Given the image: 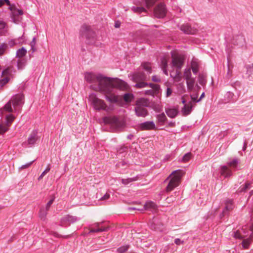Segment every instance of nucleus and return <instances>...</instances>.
I'll return each instance as SVG.
<instances>
[{
	"label": "nucleus",
	"instance_id": "nucleus-46",
	"mask_svg": "<svg viewBox=\"0 0 253 253\" xmlns=\"http://www.w3.org/2000/svg\"><path fill=\"white\" fill-rule=\"evenodd\" d=\"M198 81L200 84L203 85L206 84V81L203 76L200 75L199 76Z\"/></svg>",
	"mask_w": 253,
	"mask_h": 253
},
{
	"label": "nucleus",
	"instance_id": "nucleus-33",
	"mask_svg": "<svg viewBox=\"0 0 253 253\" xmlns=\"http://www.w3.org/2000/svg\"><path fill=\"white\" fill-rule=\"evenodd\" d=\"M123 98L126 102L129 103L131 101L132 99L133 98V95L132 94L130 93H126L124 94Z\"/></svg>",
	"mask_w": 253,
	"mask_h": 253
},
{
	"label": "nucleus",
	"instance_id": "nucleus-18",
	"mask_svg": "<svg viewBox=\"0 0 253 253\" xmlns=\"http://www.w3.org/2000/svg\"><path fill=\"white\" fill-rule=\"evenodd\" d=\"M38 139V137L37 136V132L36 131H33L29 135L28 138V143L30 145L34 144L36 143Z\"/></svg>",
	"mask_w": 253,
	"mask_h": 253
},
{
	"label": "nucleus",
	"instance_id": "nucleus-53",
	"mask_svg": "<svg viewBox=\"0 0 253 253\" xmlns=\"http://www.w3.org/2000/svg\"><path fill=\"white\" fill-rule=\"evenodd\" d=\"M191 96V100H192V101H194V102H198V100H197V96H198V95H196L195 96L194 95H190Z\"/></svg>",
	"mask_w": 253,
	"mask_h": 253
},
{
	"label": "nucleus",
	"instance_id": "nucleus-54",
	"mask_svg": "<svg viewBox=\"0 0 253 253\" xmlns=\"http://www.w3.org/2000/svg\"><path fill=\"white\" fill-rule=\"evenodd\" d=\"M6 24L2 21L0 20V29H3L5 27Z\"/></svg>",
	"mask_w": 253,
	"mask_h": 253
},
{
	"label": "nucleus",
	"instance_id": "nucleus-48",
	"mask_svg": "<svg viewBox=\"0 0 253 253\" xmlns=\"http://www.w3.org/2000/svg\"><path fill=\"white\" fill-rule=\"evenodd\" d=\"M34 161H31V162L29 163H27V164L26 165H22L20 167V169H27L28 168V167H29L33 163Z\"/></svg>",
	"mask_w": 253,
	"mask_h": 253
},
{
	"label": "nucleus",
	"instance_id": "nucleus-11",
	"mask_svg": "<svg viewBox=\"0 0 253 253\" xmlns=\"http://www.w3.org/2000/svg\"><path fill=\"white\" fill-rule=\"evenodd\" d=\"M98 78L99 75L96 76L91 73H86L85 75V80L91 84V85H93V84H97Z\"/></svg>",
	"mask_w": 253,
	"mask_h": 253
},
{
	"label": "nucleus",
	"instance_id": "nucleus-34",
	"mask_svg": "<svg viewBox=\"0 0 253 253\" xmlns=\"http://www.w3.org/2000/svg\"><path fill=\"white\" fill-rule=\"evenodd\" d=\"M146 7L149 8L153 6L158 0H144Z\"/></svg>",
	"mask_w": 253,
	"mask_h": 253
},
{
	"label": "nucleus",
	"instance_id": "nucleus-29",
	"mask_svg": "<svg viewBox=\"0 0 253 253\" xmlns=\"http://www.w3.org/2000/svg\"><path fill=\"white\" fill-rule=\"evenodd\" d=\"M157 118L159 123H161L163 124H164L167 120V118L164 113H162L161 114L158 115Z\"/></svg>",
	"mask_w": 253,
	"mask_h": 253
},
{
	"label": "nucleus",
	"instance_id": "nucleus-55",
	"mask_svg": "<svg viewBox=\"0 0 253 253\" xmlns=\"http://www.w3.org/2000/svg\"><path fill=\"white\" fill-rule=\"evenodd\" d=\"M132 181L131 179H122V182L125 184H126L129 183Z\"/></svg>",
	"mask_w": 253,
	"mask_h": 253
},
{
	"label": "nucleus",
	"instance_id": "nucleus-19",
	"mask_svg": "<svg viewBox=\"0 0 253 253\" xmlns=\"http://www.w3.org/2000/svg\"><path fill=\"white\" fill-rule=\"evenodd\" d=\"M144 208L146 210L151 211H156L157 210V205L153 202H147L144 205Z\"/></svg>",
	"mask_w": 253,
	"mask_h": 253
},
{
	"label": "nucleus",
	"instance_id": "nucleus-59",
	"mask_svg": "<svg viewBox=\"0 0 253 253\" xmlns=\"http://www.w3.org/2000/svg\"><path fill=\"white\" fill-rule=\"evenodd\" d=\"M172 93V90L170 88H168L167 90V96H169Z\"/></svg>",
	"mask_w": 253,
	"mask_h": 253
},
{
	"label": "nucleus",
	"instance_id": "nucleus-64",
	"mask_svg": "<svg viewBox=\"0 0 253 253\" xmlns=\"http://www.w3.org/2000/svg\"><path fill=\"white\" fill-rule=\"evenodd\" d=\"M251 230L252 231V234L250 236V238H253V225L251 227Z\"/></svg>",
	"mask_w": 253,
	"mask_h": 253
},
{
	"label": "nucleus",
	"instance_id": "nucleus-26",
	"mask_svg": "<svg viewBox=\"0 0 253 253\" xmlns=\"http://www.w3.org/2000/svg\"><path fill=\"white\" fill-rule=\"evenodd\" d=\"M177 92L179 94H182L185 92V87L183 83H180L176 84Z\"/></svg>",
	"mask_w": 253,
	"mask_h": 253
},
{
	"label": "nucleus",
	"instance_id": "nucleus-45",
	"mask_svg": "<svg viewBox=\"0 0 253 253\" xmlns=\"http://www.w3.org/2000/svg\"><path fill=\"white\" fill-rule=\"evenodd\" d=\"M25 64V61L23 59H19L17 63V66L19 69H22Z\"/></svg>",
	"mask_w": 253,
	"mask_h": 253
},
{
	"label": "nucleus",
	"instance_id": "nucleus-1",
	"mask_svg": "<svg viewBox=\"0 0 253 253\" xmlns=\"http://www.w3.org/2000/svg\"><path fill=\"white\" fill-rule=\"evenodd\" d=\"M90 87L95 91L106 93L112 92V89L114 87L121 89H126L127 84L118 79H112L99 75L97 84L90 85Z\"/></svg>",
	"mask_w": 253,
	"mask_h": 253
},
{
	"label": "nucleus",
	"instance_id": "nucleus-8",
	"mask_svg": "<svg viewBox=\"0 0 253 253\" xmlns=\"http://www.w3.org/2000/svg\"><path fill=\"white\" fill-rule=\"evenodd\" d=\"M166 12L167 11L165 5L161 3L154 9V12L156 17L158 18H163L166 15Z\"/></svg>",
	"mask_w": 253,
	"mask_h": 253
},
{
	"label": "nucleus",
	"instance_id": "nucleus-2",
	"mask_svg": "<svg viewBox=\"0 0 253 253\" xmlns=\"http://www.w3.org/2000/svg\"><path fill=\"white\" fill-rule=\"evenodd\" d=\"M183 174V173L181 170H175L172 172L167 179H169V182L166 188L167 192L171 191L179 185Z\"/></svg>",
	"mask_w": 253,
	"mask_h": 253
},
{
	"label": "nucleus",
	"instance_id": "nucleus-43",
	"mask_svg": "<svg viewBox=\"0 0 253 253\" xmlns=\"http://www.w3.org/2000/svg\"><path fill=\"white\" fill-rule=\"evenodd\" d=\"M7 48V45L6 44L3 43L0 46V56L3 54Z\"/></svg>",
	"mask_w": 253,
	"mask_h": 253
},
{
	"label": "nucleus",
	"instance_id": "nucleus-9",
	"mask_svg": "<svg viewBox=\"0 0 253 253\" xmlns=\"http://www.w3.org/2000/svg\"><path fill=\"white\" fill-rule=\"evenodd\" d=\"M139 128L142 130L155 129V125L153 122H146L139 125Z\"/></svg>",
	"mask_w": 253,
	"mask_h": 253
},
{
	"label": "nucleus",
	"instance_id": "nucleus-32",
	"mask_svg": "<svg viewBox=\"0 0 253 253\" xmlns=\"http://www.w3.org/2000/svg\"><path fill=\"white\" fill-rule=\"evenodd\" d=\"M26 53L27 50L24 48L22 47L17 50V56L19 58L22 57L26 55Z\"/></svg>",
	"mask_w": 253,
	"mask_h": 253
},
{
	"label": "nucleus",
	"instance_id": "nucleus-42",
	"mask_svg": "<svg viewBox=\"0 0 253 253\" xmlns=\"http://www.w3.org/2000/svg\"><path fill=\"white\" fill-rule=\"evenodd\" d=\"M14 117L12 115H8L6 117V122L7 124L6 125L9 126L10 125V124L13 122L14 120Z\"/></svg>",
	"mask_w": 253,
	"mask_h": 253
},
{
	"label": "nucleus",
	"instance_id": "nucleus-47",
	"mask_svg": "<svg viewBox=\"0 0 253 253\" xmlns=\"http://www.w3.org/2000/svg\"><path fill=\"white\" fill-rule=\"evenodd\" d=\"M127 249H128V246H123V247L119 248L118 249V252L120 253H123L125 252L127 250Z\"/></svg>",
	"mask_w": 253,
	"mask_h": 253
},
{
	"label": "nucleus",
	"instance_id": "nucleus-25",
	"mask_svg": "<svg viewBox=\"0 0 253 253\" xmlns=\"http://www.w3.org/2000/svg\"><path fill=\"white\" fill-rule=\"evenodd\" d=\"M183 78L186 81L193 79L190 68H186L183 73Z\"/></svg>",
	"mask_w": 253,
	"mask_h": 253
},
{
	"label": "nucleus",
	"instance_id": "nucleus-62",
	"mask_svg": "<svg viewBox=\"0 0 253 253\" xmlns=\"http://www.w3.org/2000/svg\"><path fill=\"white\" fill-rule=\"evenodd\" d=\"M35 38H34L33 40V41L31 42V47H32V49L33 50V51H34V50L33 49V46H34V45L35 44Z\"/></svg>",
	"mask_w": 253,
	"mask_h": 253
},
{
	"label": "nucleus",
	"instance_id": "nucleus-51",
	"mask_svg": "<svg viewBox=\"0 0 253 253\" xmlns=\"http://www.w3.org/2000/svg\"><path fill=\"white\" fill-rule=\"evenodd\" d=\"M10 69L9 68H6L2 72V76L3 77L6 76L9 73Z\"/></svg>",
	"mask_w": 253,
	"mask_h": 253
},
{
	"label": "nucleus",
	"instance_id": "nucleus-50",
	"mask_svg": "<svg viewBox=\"0 0 253 253\" xmlns=\"http://www.w3.org/2000/svg\"><path fill=\"white\" fill-rule=\"evenodd\" d=\"M190 157H191V154L187 153L184 156V157L183 158V160L184 162H187L189 160V159H190Z\"/></svg>",
	"mask_w": 253,
	"mask_h": 253
},
{
	"label": "nucleus",
	"instance_id": "nucleus-4",
	"mask_svg": "<svg viewBox=\"0 0 253 253\" xmlns=\"http://www.w3.org/2000/svg\"><path fill=\"white\" fill-rule=\"evenodd\" d=\"M94 108L96 110H106L107 105L103 100L97 98L94 94H91L89 97Z\"/></svg>",
	"mask_w": 253,
	"mask_h": 253
},
{
	"label": "nucleus",
	"instance_id": "nucleus-3",
	"mask_svg": "<svg viewBox=\"0 0 253 253\" xmlns=\"http://www.w3.org/2000/svg\"><path fill=\"white\" fill-rule=\"evenodd\" d=\"M171 59L172 67L176 68V70H180L184 63V57L183 55L173 51L171 52Z\"/></svg>",
	"mask_w": 253,
	"mask_h": 253
},
{
	"label": "nucleus",
	"instance_id": "nucleus-20",
	"mask_svg": "<svg viewBox=\"0 0 253 253\" xmlns=\"http://www.w3.org/2000/svg\"><path fill=\"white\" fill-rule=\"evenodd\" d=\"M220 173L221 175L226 177L232 175V171L227 166H223L221 167Z\"/></svg>",
	"mask_w": 253,
	"mask_h": 253
},
{
	"label": "nucleus",
	"instance_id": "nucleus-52",
	"mask_svg": "<svg viewBox=\"0 0 253 253\" xmlns=\"http://www.w3.org/2000/svg\"><path fill=\"white\" fill-rule=\"evenodd\" d=\"M152 80L155 82H159L160 81V79L157 76H154L152 77Z\"/></svg>",
	"mask_w": 253,
	"mask_h": 253
},
{
	"label": "nucleus",
	"instance_id": "nucleus-30",
	"mask_svg": "<svg viewBox=\"0 0 253 253\" xmlns=\"http://www.w3.org/2000/svg\"><path fill=\"white\" fill-rule=\"evenodd\" d=\"M11 10L12 11V14L13 16H16L23 14L22 10L16 9L15 7H11Z\"/></svg>",
	"mask_w": 253,
	"mask_h": 253
},
{
	"label": "nucleus",
	"instance_id": "nucleus-57",
	"mask_svg": "<svg viewBox=\"0 0 253 253\" xmlns=\"http://www.w3.org/2000/svg\"><path fill=\"white\" fill-rule=\"evenodd\" d=\"M174 243L177 245H180L181 244L183 243V241H181L179 239H176L175 240H174Z\"/></svg>",
	"mask_w": 253,
	"mask_h": 253
},
{
	"label": "nucleus",
	"instance_id": "nucleus-21",
	"mask_svg": "<svg viewBox=\"0 0 253 253\" xmlns=\"http://www.w3.org/2000/svg\"><path fill=\"white\" fill-rule=\"evenodd\" d=\"M167 115L171 118H174L178 113V110L176 108H168L166 109Z\"/></svg>",
	"mask_w": 253,
	"mask_h": 253
},
{
	"label": "nucleus",
	"instance_id": "nucleus-38",
	"mask_svg": "<svg viewBox=\"0 0 253 253\" xmlns=\"http://www.w3.org/2000/svg\"><path fill=\"white\" fill-rule=\"evenodd\" d=\"M51 199L47 203L46 205V208L45 209H46V211H48L51 205H52V204L53 203V201H54L55 200V196L54 195H52L51 196Z\"/></svg>",
	"mask_w": 253,
	"mask_h": 253
},
{
	"label": "nucleus",
	"instance_id": "nucleus-37",
	"mask_svg": "<svg viewBox=\"0 0 253 253\" xmlns=\"http://www.w3.org/2000/svg\"><path fill=\"white\" fill-rule=\"evenodd\" d=\"M132 9L134 12H136V13H140L142 12L146 11V10L143 7H133Z\"/></svg>",
	"mask_w": 253,
	"mask_h": 253
},
{
	"label": "nucleus",
	"instance_id": "nucleus-5",
	"mask_svg": "<svg viewBox=\"0 0 253 253\" xmlns=\"http://www.w3.org/2000/svg\"><path fill=\"white\" fill-rule=\"evenodd\" d=\"M146 79L145 74L141 72L134 74L132 76V80L136 82V86L138 88L144 87L147 86V84L144 82Z\"/></svg>",
	"mask_w": 253,
	"mask_h": 253
},
{
	"label": "nucleus",
	"instance_id": "nucleus-49",
	"mask_svg": "<svg viewBox=\"0 0 253 253\" xmlns=\"http://www.w3.org/2000/svg\"><path fill=\"white\" fill-rule=\"evenodd\" d=\"M234 237L236 239H242L243 238L238 231L234 232Z\"/></svg>",
	"mask_w": 253,
	"mask_h": 253
},
{
	"label": "nucleus",
	"instance_id": "nucleus-16",
	"mask_svg": "<svg viewBox=\"0 0 253 253\" xmlns=\"http://www.w3.org/2000/svg\"><path fill=\"white\" fill-rule=\"evenodd\" d=\"M169 60V57L168 56H164L162 59H161V68L166 75H168V72L167 70V67L168 66V61Z\"/></svg>",
	"mask_w": 253,
	"mask_h": 253
},
{
	"label": "nucleus",
	"instance_id": "nucleus-41",
	"mask_svg": "<svg viewBox=\"0 0 253 253\" xmlns=\"http://www.w3.org/2000/svg\"><path fill=\"white\" fill-rule=\"evenodd\" d=\"M50 169L49 166H48L46 169L42 172L41 175L39 177L38 180H40L43 178V177L49 171Z\"/></svg>",
	"mask_w": 253,
	"mask_h": 253
},
{
	"label": "nucleus",
	"instance_id": "nucleus-58",
	"mask_svg": "<svg viewBox=\"0 0 253 253\" xmlns=\"http://www.w3.org/2000/svg\"><path fill=\"white\" fill-rule=\"evenodd\" d=\"M8 81V79L7 77L4 78V79L1 81V84H2V85L5 84L7 83Z\"/></svg>",
	"mask_w": 253,
	"mask_h": 253
},
{
	"label": "nucleus",
	"instance_id": "nucleus-60",
	"mask_svg": "<svg viewBox=\"0 0 253 253\" xmlns=\"http://www.w3.org/2000/svg\"><path fill=\"white\" fill-rule=\"evenodd\" d=\"M109 196H110L109 194L106 193L103 197H102L100 199V200H105L108 199L109 198Z\"/></svg>",
	"mask_w": 253,
	"mask_h": 253
},
{
	"label": "nucleus",
	"instance_id": "nucleus-35",
	"mask_svg": "<svg viewBox=\"0 0 253 253\" xmlns=\"http://www.w3.org/2000/svg\"><path fill=\"white\" fill-rule=\"evenodd\" d=\"M47 211H46V209H45V210H44V209H41L40 211L39 216L42 219H45V218L46 216L47 213Z\"/></svg>",
	"mask_w": 253,
	"mask_h": 253
},
{
	"label": "nucleus",
	"instance_id": "nucleus-7",
	"mask_svg": "<svg viewBox=\"0 0 253 253\" xmlns=\"http://www.w3.org/2000/svg\"><path fill=\"white\" fill-rule=\"evenodd\" d=\"M103 122L105 124H110L116 127L122 126V123L115 117H104L103 118Z\"/></svg>",
	"mask_w": 253,
	"mask_h": 253
},
{
	"label": "nucleus",
	"instance_id": "nucleus-61",
	"mask_svg": "<svg viewBox=\"0 0 253 253\" xmlns=\"http://www.w3.org/2000/svg\"><path fill=\"white\" fill-rule=\"evenodd\" d=\"M251 185V183L249 182H247L245 184V189H248L250 186Z\"/></svg>",
	"mask_w": 253,
	"mask_h": 253
},
{
	"label": "nucleus",
	"instance_id": "nucleus-13",
	"mask_svg": "<svg viewBox=\"0 0 253 253\" xmlns=\"http://www.w3.org/2000/svg\"><path fill=\"white\" fill-rule=\"evenodd\" d=\"M149 86L152 89L146 90L145 91L146 94L154 95L158 93L160 89V86L158 84H150Z\"/></svg>",
	"mask_w": 253,
	"mask_h": 253
},
{
	"label": "nucleus",
	"instance_id": "nucleus-27",
	"mask_svg": "<svg viewBox=\"0 0 253 253\" xmlns=\"http://www.w3.org/2000/svg\"><path fill=\"white\" fill-rule=\"evenodd\" d=\"M180 70H176L175 75L173 76L172 74H170V76L173 78V80L175 82H179L181 80V77L180 76Z\"/></svg>",
	"mask_w": 253,
	"mask_h": 253
},
{
	"label": "nucleus",
	"instance_id": "nucleus-56",
	"mask_svg": "<svg viewBox=\"0 0 253 253\" xmlns=\"http://www.w3.org/2000/svg\"><path fill=\"white\" fill-rule=\"evenodd\" d=\"M248 72L250 74L253 72V64L248 68Z\"/></svg>",
	"mask_w": 253,
	"mask_h": 253
},
{
	"label": "nucleus",
	"instance_id": "nucleus-14",
	"mask_svg": "<svg viewBox=\"0 0 253 253\" xmlns=\"http://www.w3.org/2000/svg\"><path fill=\"white\" fill-rule=\"evenodd\" d=\"M193 106L192 101H190L187 104H185L184 107L181 109L182 115L184 116L189 115L191 112Z\"/></svg>",
	"mask_w": 253,
	"mask_h": 253
},
{
	"label": "nucleus",
	"instance_id": "nucleus-17",
	"mask_svg": "<svg viewBox=\"0 0 253 253\" xmlns=\"http://www.w3.org/2000/svg\"><path fill=\"white\" fill-rule=\"evenodd\" d=\"M104 94L106 96V99L112 103L117 102L120 100L119 96H116L115 94L111 93V92Z\"/></svg>",
	"mask_w": 253,
	"mask_h": 253
},
{
	"label": "nucleus",
	"instance_id": "nucleus-40",
	"mask_svg": "<svg viewBox=\"0 0 253 253\" xmlns=\"http://www.w3.org/2000/svg\"><path fill=\"white\" fill-rule=\"evenodd\" d=\"M142 66L144 69L146 71L151 73V67L150 63H144L142 64Z\"/></svg>",
	"mask_w": 253,
	"mask_h": 253
},
{
	"label": "nucleus",
	"instance_id": "nucleus-10",
	"mask_svg": "<svg viewBox=\"0 0 253 253\" xmlns=\"http://www.w3.org/2000/svg\"><path fill=\"white\" fill-rule=\"evenodd\" d=\"M180 30L187 34H195L197 31L196 29L191 27L187 24L181 25Z\"/></svg>",
	"mask_w": 253,
	"mask_h": 253
},
{
	"label": "nucleus",
	"instance_id": "nucleus-15",
	"mask_svg": "<svg viewBox=\"0 0 253 253\" xmlns=\"http://www.w3.org/2000/svg\"><path fill=\"white\" fill-rule=\"evenodd\" d=\"M10 100L12 102L13 107L15 108L22 103L23 96L22 95L17 94L13 96Z\"/></svg>",
	"mask_w": 253,
	"mask_h": 253
},
{
	"label": "nucleus",
	"instance_id": "nucleus-12",
	"mask_svg": "<svg viewBox=\"0 0 253 253\" xmlns=\"http://www.w3.org/2000/svg\"><path fill=\"white\" fill-rule=\"evenodd\" d=\"M135 112L137 117H145L148 115L147 110L143 107L136 106Z\"/></svg>",
	"mask_w": 253,
	"mask_h": 253
},
{
	"label": "nucleus",
	"instance_id": "nucleus-31",
	"mask_svg": "<svg viewBox=\"0 0 253 253\" xmlns=\"http://www.w3.org/2000/svg\"><path fill=\"white\" fill-rule=\"evenodd\" d=\"M12 101L10 100L4 106L3 109L8 112H12L13 110L11 107Z\"/></svg>",
	"mask_w": 253,
	"mask_h": 253
},
{
	"label": "nucleus",
	"instance_id": "nucleus-63",
	"mask_svg": "<svg viewBox=\"0 0 253 253\" xmlns=\"http://www.w3.org/2000/svg\"><path fill=\"white\" fill-rule=\"evenodd\" d=\"M106 230V228H104V227H98L97 228V231H98V232H101V231H105Z\"/></svg>",
	"mask_w": 253,
	"mask_h": 253
},
{
	"label": "nucleus",
	"instance_id": "nucleus-24",
	"mask_svg": "<svg viewBox=\"0 0 253 253\" xmlns=\"http://www.w3.org/2000/svg\"><path fill=\"white\" fill-rule=\"evenodd\" d=\"M186 82V84L187 87V89L189 91H192L194 89L195 84V80L194 78L192 79L187 80Z\"/></svg>",
	"mask_w": 253,
	"mask_h": 253
},
{
	"label": "nucleus",
	"instance_id": "nucleus-44",
	"mask_svg": "<svg viewBox=\"0 0 253 253\" xmlns=\"http://www.w3.org/2000/svg\"><path fill=\"white\" fill-rule=\"evenodd\" d=\"M8 126L6 125H0V133H3L8 129Z\"/></svg>",
	"mask_w": 253,
	"mask_h": 253
},
{
	"label": "nucleus",
	"instance_id": "nucleus-36",
	"mask_svg": "<svg viewBox=\"0 0 253 253\" xmlns=\"http://www.w3.org/2000/svg\"><path fill=\"white\" fill-rule=\"evenodd\" d=\"M251 243V239L250 238L245 239L242 242V246L244 249L248 248Z\"/></svg>",
	"mask_w": 253,
	"mask_h": 253
},
{
	"label": "nucleus",
	"instance_id": "nucleus-23",
	"mask_svg": "<svg viewBox=\"0 0 253 253\" xmlns=\"http://www.w3.org/2000/svg\"><path fill=\"white\" fill-rule=\"evenodd\" d=\"M149 101L145 98H140L136 102V106L139 107H146L148 106Z\"/></svg>",
	"mask_w": 253,
	"mask_h": 253
},
{
	"label": "nucleus",
	"instance_id": "nucleus-28",
	"mask_svg": "<svg viewBox=\"0 0 253 253\" xmlns=\"http://www.w3.org/2000/svg\"><path fill=\"white\" fill-rule=\"evenodd\" d=\"M191 68L194 73L196 74L198 72V63L197 61L193 60L191 62Z\"/></svg>",
	"mask_w": 253,
	"mask_h": 253
},
{
	"label": "nucleus",
	"instance_id": "nucleus-22",
	"mask_svg": "<svg viewBox=\"0 0 253 253\" xmlns=\"http://www.w3.org/2000/svg\"><path fill=\"white\" fill-rule=\"evenodd\" d=\"M225 209L223 211V214H225L226 211H230L232 210L234 208V206L233 205V201L231 200H228L226 201L225 203Z\"/></svg>",
	"mask_w": 253,
	"mask_h": 253
},
{
	"label": "nucleus",
	"instance_id": "nucleus-6",
	"mask_svg": "<svg viewBox=\"0 0 253 253\" xmlns=\"http://www.w3.org/2000/svg\"><path fill=\"white\" fill-rule=\"evenodd\" d=\"M81 33L83 37L90 40V43L94 41L95 34L89 26L87 25L83 26L81 28Z\"/></svg>",
	"mask_w": 253,
	"mask_h": 253
},
{
	"label": "nucleus",
	"instance_id": "nucleus-39",
	"mask_svg": "<svg viewBox=\"0 0 253 253\" xmlns=\"http://www.w3.org/2000/svg\"><path fill=\"white\" fill-rule=\"evenodd\" d=\"M227 164L230 167L236 168L238 164V160L236 159H234L231 162H228Z\"/></svg>",
	"mask_w": 253,
	"mask_h": 253
}]
</instances>
